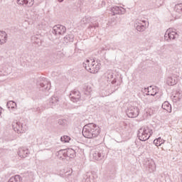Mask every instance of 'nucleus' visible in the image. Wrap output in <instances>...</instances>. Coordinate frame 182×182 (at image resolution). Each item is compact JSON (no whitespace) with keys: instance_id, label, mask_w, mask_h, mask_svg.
Masks as SVG:
<instances>
[{"instance_id":"f3484780","label":"nucleus","mask_w":182,"mask_h":182,"mask_svg":"<svg viewBox=\"0 0 182 182\" xmlns=\"http://www.w3.org/2000/svg\"><path fill=\"white\" fill-rule=\"evenodd\" d=\"M145 92H147V96H156V95H157V88L149 87L148 88H145Z\"/></svg>"},{"instance_id":"bb28decb","label":"nucleus","mask_w":182,"mask_h":182,"mask_svg":"<svg viewBox=\"0 0 182 182\" xmlns=\"http://www.w3.org/2000/svg\"><path fill=\"white\" fill-rule=\"evenodd\" d=\"M8 182H22V177L19 175H16L11 177Z\"/></svg>"},{"instance_id":"aec40b11","label":"nucleus","mask_w":182,"mask_h":182,"mask_svg":"<svg viewBox=\"0 0 182 182\" xmlns=\"http://www.w3.org/2000/svg\"><path fill=\"white\" fill-rule=\"evenodd\" d=\"M166 83L168 86H174L177 83V77H168L166 79Z\"/></svg>"},{"instance_id":"f03ea898","label":"nucleus","mask_w":182,"mask_h":182,"mask_svg":"<svg viewBox=\"0 0 182 182\" xmlns=\"http://www.w3.org/2000/svg\"><path fill=\"white\" fill-rule=\"evenodd\" d=\"M153 134V129L149 126H144L138 131V138L141 141H146Z\"/></svg>"},{"instance_id":"7c9ffc66","label":"nucleus","mask_w":182,"mask_h":182,"mask_svg":"<svg viewBox=\"0 0 182 182\" xmlns=\"http://www.w3.org/2000/svg\"><path fill=\"white\" fill-rule=\"evenodd\" d=\"M60 141H63V143H69V141H70V136H61Z\"/></svg>"},{"instance_id":"6e6552de","label":"nucleus","mask_w":182,"mask_h":182,"mask_svg":"<svg viewBox=\"0 0 182 182\" xmlns=\"http://www.w3.org/2000/svg\"><path fill=\"white\" fill-rule=\"evenodd\" d=\"M177 38V33L173 31V29L169 28L168 29L164 35V39L167 42H170V41H174Z\"/></svg>"},{"instance_id":"2f4dec72","label":"nucleus","mask_w":182,"mask_h":182,"mask_svg":"<svg viewBox=\"0 0 182 182\" xmlns=\"http://www.w3.org/2000/svg\"><path fill=\"white\" fill-rule=\"evenodd\" d=\"M159 144V146H161V144H163V139H161V137H159L154 141V144H155L156 146H157V144Z\"/></svg>"},{"instance_id":"423d86ee","label":"nucleus","mask_w":182,"mask_h":182,"mask_svg":"<svg viewBox=\"0 0 182 182\" xmlns=\"http://www.w3.org/2000/svg\"><path fill=\"white\" fill-rule=\"evenodd\" d=\"M89 22H91V25L89 26V28H95L96 29L97 28L99 27V23H93V18L90 16H85L82 18L80 21L81 25H86L89 23Z\"/></svg>"},{"instance_id":"5701e85b","label":"nucleus","mask_w":182,"mask_h":182,"mask_svg":"<svg viewBox=\"0 0 182 182\" xmlns=\"http://www.w3.org/2000/svg\"><path fill=\"white\" fill-rule=\"evenodd\" d=\"M76 156V151L72 149H68L66 152V157L73 159Z\"/></svg>"},{"instance_id":"4468645a","label":"nucleus","mask_w":182,"mask_h":182,"mask_svg":"<svg viewBox=\"0 0 182 182\" xmlns=\"http://www.w3.org/2000/svg\"><path fill=\"white\" fill-rule=\"evenodd\" d=\"M105 77L107 80V82H111L112 85H114L117 80L116 78L113 79V73L112 71H107L105 73ZM112 79H113L112 80Z\"/></svg>"},{"instance_id":"a211bd4d","label":"nucleus","mask_w":182,"mask_h":182,"mask_svg":"<svg viewBox=\"0 0 182 182\" xmlns=\"http://www.w3.org/2000/svg\"><path fill=\"white\" fill-rule=\"evenodd\" d=\"M6 41H8V34L5 31H0V45L6 43Z\"/></svg>"},{"instance_id":"0eeeda50","label":"nucleus","mask_w":182,"mask_h":182,"mask_svg":"<svg viewBox=\"0 0 182 182\" xmlns=\"http://www.w3.org/2000/svg\"><path fill=\"white\" fill-rule=\"evenodd\" d=\"M134 28H136L138 32H144L146 31V28H147V25L146 24L145 20H136L134 23Z\"/></svg>"},{"instance_id":"dca6fc26","label":"nucleus","mask_w":182,"mask_h":182,"mask_svg":"<svg viewBox=\"0 0 182 182\" xmlns=\"http://www.w3.org/2000/svg\"><path fill=\"white\" fill-rule=\"evenodd\" d=\"M112 11L116 15H123V14H126V9H124V8H123V7H119V6L113 7Z\"/></svg>"},{"instance_id":"58836bf2","label":"nucleus","mask_w":182,"mask_h":182,"mask_svg":"<svg viewBox=\"0 0 182 182\" xmlns=\"http://www.w3.org/2000/svg\"><path fill=\"white\" fill-rule=\"evenodd\" d=\"M58 2H63V0H58Z\"/></svg>"},{"instance_id":"a19ab883","label":"nucleus","mask_w":182,"mask_h":182,"mask_svg":"<svg viewBox=\"0 0 182 182\" xmlns=\"http://www.w3.org/2000/svg\"><path fill=\"white\" fill-rule=\"evenodd\" d=\"M181 182H182V175H181Z\"/></svg>"},{"instance_id":"f704fd0d","label":"nucleus","mask_w":182,"mask_h":182,"mask_svg":"<svg viewBox=\"0 0 182 182\" xmlns=\"http://www.w3.org/2000/svg\"><path fill=\"white\" fill-rule=\"evenodd\" d=\"M60 160H65V158L62 157V156H59Z\"/></svg>"},{"instance_id":"4c0bfd02","label":"nucleus","mask_w":182,"mask_h":182,"mask_svg":"<svg viewBox=\"0 0 182 182\" xmlns=\"http://www.w3.org/2000/svg\"><path fill=\"white\" fill-rule=\"evenodd\" d=\"M109 49L107 48H103L102 50H108Z\"/></svg>"},{"instance_id":"72a5a7b5","label":"nucleus","mask_w":182,"mask_h":182,"mask_svg":"<svg viewBox=\"0 0 182 182\" xmlns=\"http://www.w3.org/2000/svg\"><path fill=\"white\" fill-rule=\"evenodd\" d=\"M85 182H92L91 181H90V178H89V177H86V178H85Z\"/></svg>"},{"instance_id":"412c9836","label":"nucleus","mask_w":182,"mask_h":182,"mask_svg":"<svg viewBox=\"0 0 182 182\" xmlns=\"http://www.w3.org/2000/svg\"><path fill=\"white\" fill-rule=\"evenodd\" d=\"M162 109H164V110H166V112H168L169 113H171V105H170V102L168 101H166L162 104Z\"/></svg>"},{"instance_id":"e433bc0d","label":"nucleus","mask_w":182,"mask_h":182,"mask_svg":"<svg viewBox=\"0 0 182 182\" xmlns=\"http://www.w3.org/2000/svg\"><path fill=\"white\" fill-rule=\"evenodd\" d=\"M92 60H90V66H92Z\"/></svg>"},{"instance_id":"20e7f679","label":"nucleus","mask_w":182,"mask_h":182,"mask_svg":"<svg viewBox=\"0 0 182 182\" xmlns=\"http://www.w3.org/2000/svg\"><path fill=\"white\" fill-rule=\"evenodd\" d=\"M12 126L14 132H16L17 133H25V131L28 130V127H26V125L23 126V124L18 121H14L12 123Z\"/></svg>"},{"instance_id":"b1692460","label":"nucleus","mask_w":182,"mask_h":182,"mask_svg":"<svg viewBox=\"0 0 182 182\" xmlns=\"http://www.w3.org/2000/svg\"><path fill=\"white\" fill-rule=\"evenodd\" d=\"M164 3V1L163 0H154L152 1V6L153 8H160Z\"/></svg>"},{"instance_id":"a878e982","label":"nucleus","mask_w":182,"mask_h":182,"mask_svg":"<svg viewBox=\"0 0 182 182\" xmlns=\"http://www.w3.org/2000/svg\"><path fill=\"white\" fill-rule=\"evenodd\" d=\"M59 102V98L57 97H52L50 99L49 104L51 107H53V106H56L57 103Z\"/></svg>"},{"instance_id":"f8f14e48","label":"nucleus","mask_w":182,"mask_h":182,"mask_svg":"<svg viewBox=\"0 0 182 182\" xmlns=\"http://www.w3.org/2000/svg\"><path fill=\"white\" fill-rule=\"evenodd\" d=\"M18 5H22V6H28L31 8V6H33V4H35V0H16Z\"/></svg>"},{"instance_id":"f257e3e1","label":"nucleus","mask_w":182,"mask_h":182,"mask_svg":"<svg viewBox=\"0 0 182 182\" xmlns=\"http://www.w3.org/2000/svg\"><path fill=\"white\" fill-rule=\"evenodd\" d=\"M100 134V128L94 123H90L84 126L82 135L87 139H93Z\"/></svg>"},{"instance_id":"7ed1b4c3","label":"nucleus","mask_w":182,"mask_h":182,"mask_svg":"<svg viewBox=\"0 0 182 182\" xmlns=\"http://www.w3.org/2000/svg\"><path fill=\"white\" fill-rule=\"evenodd\" d=\"M82 66L87 72H90V73H97L100 70L101 64L96 62L95 60H91L90 65V60H86V61L82 63Z\"/></svg>"},{"instance_id":"473e14b6","label":"nucleus","mask_w":182,"mask_h":182,"mask_svg":"<svg viewBox=\"0 0 182 182\" xmlns=\"http://www.w3.org/2000/svg\"><path fill=\"white\" fill-rule=\"evenodd\" d=\"M66 152H67V150L66 149H61L58 151V154L60 155H63V157H66Z\"/></svg>"},{"instance_id":"cd10ccee","label":"nucleus","mask_w":182,"mask_h":182,"mask_svg":"<svg viewBox=\"0 0 182 182\" xmlns=\"http://www.w3.org/2000/svg\"><path fill=\"white\" fill-rule=\"evenodd\" d=\"M6 106L8 109H11V110H14V109H16V102L14 101H9L6 104Z\"/></svg>"},{"instance_id":"c85d7f7f","label":"nucleus","mask_w":182,"mask_h":182,"mask_svg":"<svg viewBox=\"0 0 182 182\" xmlns=\"http://www.w3.org/2000/svg\"><path fill=\"white\" fill-rule=\"evenodd\" d=\"M174 11L178 12V14H182V3L178 4L175 5Z\"/></svg>"},{"instance_id":"39448f33","label":"nucleus","mask_w":182,"mask_h":182,"mask_svg":"<svg viewBox=\"0 0 182 182\" xmlns=\"http://www.w3.org/2000/svg\"><path fill=\"white\" fill-rule=\"evenodd\" d=\"M139 112L140 111L137 107L129 106L128 107V109H127L126 113L128 117L134 118L139 116Z\"/></svg>"},{"instance_id":"1a4fd4ad","label":"nucleus","mask_w":182,"mask_h":182,"mask_svg":"<svg viewBox=\"0 0 182 182\" xmlns=\"http://www.w3.org/2000/svg\"><path fill=\"white\" fill-rule=\"evenodd\" d=\"M66 32V27L62 25H56L53 28L52 33L54 35H64Z\"/></svg>"},{"instance_id":"4be33fe9","label":"nucleus","mask_w":182,"mask_h":182,"mask_svg":"<svg viewBox=\"0 0 182 182\" xmlns=\"http://www.w3.org/2000/svg\"><path fill=\"white\" fill-rule=\"evenodd\" d=\"M147 166L151 173L156 170V163H154V161L153 160L148 161Z\"/></svg>"},{"instance_id":"ddd939ff","label":"nucleus","mask_w":182,"mask_h":182,"mask_svg":"<svg viewBox=\"0 0 182 182\" xmlns=\"http://www.w3.org/2000/svg\"><path fill=\"white\" fill-rule=\"evenodd\" d=\"M105 151H96L95 153L92 154V157L94 160H103L105 159Z\"/></svg>"},{"instance_id":"6ab92c4d","label":"nucleus","mask_w":182,"mask_h":182,"mask_svg":"<svg viewBox=\"0 0 182 182\" xmlns=\"http://www.w3.org/2000/svg\"><path fill=\"white\" fill-rule=\"evenodd\" d=\"M75 36L72 33H70L64 37L63 43H69V42H73Z\"/></svg>"},{"instance_id":"c756f323","label":"nucleus","mask_w":182,"mask_h":182,"mask_svg":"<svg viewBox=\"0 0 182 182\" xmlns=\"http://www.w3.org/2000/svg\"><path fill=\"white\" fill-rule=\"evenodd\" d=\"M58 124L63 127H66L68 126V120L66 119H59Z\"/></svg>"},{"instance_id":"2eb2a0df","label":"nucleus","mask_w":182,"mask_h":182,"mask_svg":"<svg viewBox=\"0 0 182 182\" xmlns=\"http://www.w3.org/2000/svg\"><path fill=\"white\" fill-rule=\"evenodd\" d=\"M18 154L21 159H25V157H28V154H29V149L23 147L19 148Z\"/></svg>"},{"instance_id":"9d476101","label":"nucleus","mask_w":182,"mask_h":182,"mask_svg":"<svg viewBox=\"0 0 182 182\" xmlns=\"http://www.w3.org/2000/svg\"><path fill=\"white\" fill-rule=\"evenodd\" d=\"M69 97L72 102L76 103L80 100V92L77 90L71 91Z\"/></svg>"},{"instance_id":"c9c22d12","label":"nucleus","mask_w":182,"mask_h":182,"mask_svg":"<svg viewBox=\"0 0 182 182\" xmlns=\"http://www.w3.org/2000/svg\"><path fill=\"white\" fill-rule=\"evenodd\" d=\"M2 114V108L0 107V116Z\"/></svg>"},{"instance_id":"ea45409f","label":"nucleus","mask_w":182,"mask_h":182,"mask_svg":"<svg viewBox=\"0 0 182 182\" xmlns=\"http://www.w3.org/2000/svg\"><path fill=\"white\" fill-rule=\"evenodd\" d=\"M87 92H89V93H90V88H89V90H87Z\"/></svg>"},{"instance_id":"9b49d317","label":"nucleus","mask_w":182,"mask_h":182,"mask_svg":"<svg viewBox=\"0 0 182 182\" xmlns=\"http://www.w3.org/2000/svg\"><path fill=\"white\" fill-rule=\"evenodd\" d=\"M39 85L41 87H43V90H49L50 89V82L45 77L40 78Z\"/></svg>"},{"instance_id":"393cba45","label":"nucleus","mask_w":182,"mask_h":182,"mask_svg":"<svg viewBox=\"0 0 182 182\" xmlns=\"http://www.w3.org/2000/svg\"><path fill=\"white\" fill-rule=\"evenodd\" d=\"M31 42H33V43H36V45H38V46L42 45V40L38 38L36 36H33L31 37Z\"/></svg>"}]
</instances>
